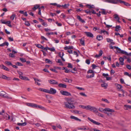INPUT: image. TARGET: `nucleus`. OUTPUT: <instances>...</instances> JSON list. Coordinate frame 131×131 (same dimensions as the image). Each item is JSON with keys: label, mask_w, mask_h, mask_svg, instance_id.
<instances>
[{"label": "nucleus", "mask_w": 131, "mask_h": 131, "mask_svg": "<svg viewBox=\"0 0 131 131\" xmlns=\"http://www.w3.org/2000/svg\"><path fill=\"white\" fill-rule=\"evenodd\" d=\"M114 18L116 19L117 21L119 23H120V22L119 21V18L118 16V15L117 14H115L114 15Z\"/></svg>", "instance_id": "f3484780"}, {"label": "nucleus", "mask_w": 131, "mask_h": 131, "mask_svg": "<svg viewBox=\"0 0 131 131\" xmlns=\"http://www.w3.org/2000/svg\"><path fill=\"white\" fill-rule=\"evenodd\" d=\"M85 33L88 37L90 38H93V35L91 33L87 32H85Z\"/></svg>", "instance_id": "9b49d317"}, {"label": "nucleus", "mask_w": 131, "mask_h": 131, "mask_svg": "<svg viewBox=\"0 0 131 131\" xmlns=\"http://www.w3.org/2000/svg\"><path fill=\"white\" fill-rule=\"evenodd\" d=\"M126 67L129 70L131 69V66L129 65H127L126 66Z\"/></svg>", "instance_id": "bf43d9fd"}, {"label": "nucleus", "mask_w": 131, "mask_h": 131, "mask_svg": "<svg viewBox=\"0 0 131 131\" xmlns=\"http://www.w3.org/2000/svg\"><path fill=\"white\" fill-rule=\"evenodd\" d=\"M108 86L107 84L104 82L103 83H102L101 84V86L102 87H105V89H106L107 88Z\"/></svg>", "instance_id": "b1692460"}, {"label": "nucleus", "mask_w": 131, "mask_h": 131, "mask_svg": "<svg viewBox=\"0 0 131 131\" xmlns=\"http://www.w3.org/2000/svg\"><path fill=\"white\" fill-rule=\"evenodd\" d=\"M104 24L106 25V27L107 28H110L112 26V25H109L106 24L105 22H104Z\"/></svg>", "instance_id": "a18cd8bd"}, {"label": "nucleus", "mask_w": 131, "mask_h": 131, "mask_svg": "<svg viewBox=\"0 0 131 131\" xmlns=\"http://www.w3.org/2000/svg\"><path fill=\"white\" fill-rule=\"evenodd\" d=\"M69 4H65L64 5H62V8L65 9L67 8L69 6Z\"/></svg>", "instance_id": "7c9ffc66"}, {"label": "nucleus", "mask_w": 131, "mask_h": 131, "mask_svg": "<svg viewBox=\"0 0 131 131\" xmlns=\"http://www.w3.org/2000/svg\"><path fill=\"white\" fill-rule=\"evenodd\" d=\"M115 48H116V49L117 50V51L118 53L125 54L126 55H128V53L127 52L121 50L120 48H118V47H115Z\"/></svg>", "instance_id": "f03ea898"}, {"label": "nucleus", "mask_w": 131, "mask_h": 131, "mask_svg": "<svg viewBox=\"0 0 131 131\" xmlns=\"http://www.w3.org/2000/svg\"><path fill=\"white\" fill-rule=\"evenodd\" d=\"M91 111H93L94 113H97L98 112L97 109L96 108L93 106H92Z\"/></svg>", "instance_id": "f8f14e48"}, {"label": "nucleus", "mask_w": 131, "mask_h": 131, "mask_svg": "<svg viewBox=\"0 0 131 131\" xmlns=\"http://www.w3.org/2000/svg\"><path fill=\"white\" fill-rule=\"evenodd\" d=\"M9 45L8 43L7 42H5L3 43L0 44V46L3 47L5 45H6L7 46H8Z\"/></svg>", "instance_id": "5701e85b"}, {"label": "nucleus", "mask_w": 131, "mask_h": 131, "mask_svg": "<svg viewBox=\"0 0 131 131\" xmlns=\"http://www.w3.org/2000/svg\"><path fill=\"white\" fill-rule=\"evenodd\" d=\"M91 107L92 106H91L90 105H88L86 106V109L87 110H89L91 111Z\"/></svg>", "instance_id": "a19ab883"}, {"label": "nucleus", "mask_w": 131, "mask_h": 131, "mask_svg": "<svg viewBox=\"0 0 131 131\" xmlns=\"http://www.w3.org/2000/svg\"><path fill=\"white\" fill-rule=\"evenodd\" d=\"M9 56L10 57L13 58L15 57V55L13 53H10L9 54Z\"/></svg>", "instance_id": "3c124183"}, {"label": "nucleus", "mask_w": 131, "mask_h": 131, "mask_svg": "<svg viewBox=\"0 0 131 131\" xmlns=\"http://www.w3.org/2000/svg\"><path fill=\"white\" fill-rule=\"evenodd\" d=\"M39 108L43 110H46V109L44 107H43L40 105H37V107H36V108Z\"/></svg>", "instance_id": "aec40b11"}, {"label": "nucleus", "mask_w": 131, "mask_h": 131, "mask_svg": "<svg viewBox=\"0 0 131 131\" xmlns=\"http://www.w3.org/2000/svg\"><path fill=\"white\" fill-rule=\"evenodd\" d=\"M0 96L6 98L10 99V97L8 96L7 94L4 91H2L0 93Z\"/></svg>", "instance_id": "39448f33"}, {"label": "nucleus", "mask_w": 131, "mask_h": 131, "mask_svg": "<svg viewBox=\"0 0 131 131\" xmlns=\"http://www.w3.org/2000/svg\"><path fill=\"white\" fill-rule=\"evenodd\" d=\"M37 104L33 103H31V107L32 108H36V107H37Z\"/></svg>", "instance_id": "e433bc0d"}, {"label": "nucleus", "mask_w": 131, "mask_h": 131, "mask_svg": "<svg viewBox=\"0 0 131 131\" xmlns=\"http://www.w3.org/2000/svg\"><path fill=\"white\" fill-rule=\"evenodd\" d=\"M57 92L56 90L52 88H50L49 90V94H54L56 93Z\"/></svg>", "instance_id": "9d476101"}, {"label": "nucleus", "mask_w": 131, "mask_h": 131, "mask_svg": "<svg viewBox=\"0 0 131 131\" xmlns=\"http://www.w3.org/2000/svg\"><path fill=\"white\" fill-rule=\"evenodd\" d=\"M119 2L121 3H123L124 4L127 6H130L131 5L128 3H126L125 1H122L121 0H119L118 2Z\"/></svg>", "instance_id": "ddd939ff"}, {"label": "nucleus", "mask_w": 131, "mask_h": 131, "mask_svg": "<svg viewBox=\"0 0 131 131\" xmlns=\"http://www.w3.org/2000/svg\"><path fill=\"white\" fill-rule=\"evenodd\" d=\"M124 106L127 108L125 110H128V108L129 109H131V105H124Z\"/></svg>", "instance_id": "ea45409f"}, {"label": "nucleus", "mask_w": 131, "mask_h": 131, "mask_svg": "<svg viewBox=\"0 0 131 131\" xmlns=\"http://www.w3.org/2000/svg\"><path fill=\"white\" fill-rule=\"evenodd\" d=\"M44 7L43 6H42L41 7H39L38 8L39 12L38 13V14L39 15H41V9L44 8Z\"/></svg>", "instance_id": "a878e982"}, {"label": "nucleus", "mask_w": 131, "mask_h": 131, "mask_svg": "<svg viewBox=\"0 0 131 131\" xmlns=\"http://www.w3.org/2000/svg\"><path fill=\"white\" fill-rule=\"evenodd\" d=\"M41 38L43 40H45L46 41H47L48 40L45 37H44L41 36Z\"/></svg>", "instance_id": "0e129e2a"}, {"label": "nucleus", "mask_w": 131, "mask_h": 131, "mask_svg": "<svg viewBox=\"0 0 131 131\" xmlns=\"http://www.w3.org/2000/svg\"><path fill=\"white\" fill-rule=\"evenodd\" d=\"M26 122H24L22 123H17V125L19 126H25L26 125Z\"/></svg>", "instance_id": "72a5a7b5"}, {"label": "nucleus", "mask_w": 131, "mask_h": 131, "mask_svg": "<svg viewBox=\"0 0 131 131\" xmlns=\"http://www.w3.org/2000/svg\"><path fill=\"white\" fill-rule=\"evenodd\" d=\"M0 78L3 79L7 80H11V78L10 77H8L6 75L3 74L0 75Z\"/></svg>", "instance_id": "0eeeda50"}, {"label": "nucleus", "mask_w": 131, "mask_h": 131, "mask_svg": "<svg viewBox=\"0 0 131 131\" xmlns=\"http://www.w3.org/2000/svg\"><path fill=\"white\" fill-rule=\"evenodd\" d=\"M16 15L15 14H13L10 17V19L12 20H13L14 19V18L15 17Z\"/></svg>", "instance_id": "c03bdc74"}, {"label": "nucleus", "mask_w": 131, "mask_h": 131, "mask_svg": "<svg viewBox=\"0 0 131 131\" xmlns=\"http://www.w3.org/2000/svg\"><path fill=\"white\" fill-rule=\"evenodd\" d=\"M119 0H105V2L112 4H116L118 3Z\"/></svg>", "instance_id": "20e7f679"}, {"label": "nucleus", "mask_w": 131, "mask_h": 131, "mask_svg": "<svg viewBox=\"0 0 131 131\" xmlns=\"http://www.w3.org/2000/svg\"><path fill=\"white\" fill-rule=\"evenodd\" d=\"M85 62L88 64H89L90 63V61L89 59H87L86 60Z\"/></svg>", "instance_id": "e2e57ef3"}, {"label": "nucleus", "mask_w": 131, "mask_h": 131, "mask_svg": "<svg viewBox=\"0 0 131 131\" xmlns=\"http://www.w3.org/2000/svg\"><path fill=\"white\" fill-rule=\"evenodd\" d=\"M67 67L68 68H72L73 67L72 65L70 63H68V66Z\"/></svg>", "instance_id": "4d7b16f0"}, {"label": "nucleus", "mask_w": 131, "mask_h": 131, "mask_svg": "<svg viewBox=\"0 0 131 131\" xmlns=\"http://www.w3.org/2000/svg\"><path fill=\"white\" fill-rule=\"evenodd\" d=\"M80 43L83 46L85 45L84 41V40H83L82 39H80Z\"/></svg>", "instance_id": "f704fd0d"}, {"label": "nucleus", "mask_w": 131, "mask_h": 131, "mask_svg": "<svg viewBox=\"0 0 131 131\" xmlns=\"http://www.w3.org/2000/svg\"><path fill=\"white\" fill-rule=\"evenodd\" d=\"M71 98L68 99L67 102H64L65 107L69 109H72L75 108V107L73 104V101Z\"/></svg>", "instance_id": "f257e3e1"}, {"label": "nucleus", "mask_w": 131, "mask_h": 131, "mask_svg": "<svg viewBox=\"0 0 131 131\" xmlns=\"http://www.w3.org/2000/svg\"><path fill=\"white\" fill-rule=\"evenodd\" d=\"M94 74L93 73L91 75H87V76H86V78L88 79L91 78L93 77H94Z\"/></svg>", "instance_id": "4c0bfd02"}, {"label": "nucleus", "mask_w": 131, "mask_h": 131, "mask_svg": "<svg viewBox=\"0 0 131 131\" xmlns=\"http://www.w3.org/2000/svg\"><path fill=\"white\" fill-rule=\"evenodd\" d=\"M88 119L90 121L92 122L93 123V124H95L96 125H100L101 124L99 122H96L93 119H91L89 117H88Z\"/></svg>", "instance_id": "6e6552de"}, {"label": "nucleus", "mask_w": 131, "mask_h": 131, "mask_svg": "<svg viewBox=\"0 0 131 131\" xmlns=\"http://www.w3.org/2000/svg\"><path fill=\"white\" fill-rule=\"evenodd\" d=\"M102 100L106 102L107 103H110L106 99H102Z\"/></svg>", "instance_id": "de8ad7c7"}, {"label": "nucleus", "mask_w": 131, "mask_h": 131, "mask_svg": "<svg viewBox=\"0 0 131 131\" xmlns=\"http://www.w3.org/2000/svg\"><path fill=\"white\" fill-rule=\"evenodd\" d=\"M79 129L83 130H87L89 129V128L85 127V126H83Z\"/></svg>", "instance_id": "cd10ccee"}, {"label": "nucleus", "mask_w": 131, "mask_h": 131, "mask_svg": "<svg viewBox=\"0 0 131 131\" xmlns=\"http://www.w3.org/2000/svg\"><path fill=\"white\" fill-rule=\"evenodd\" d=\"M20 60L22 62H26V60H25V59L23 58H20Z\"/></svg>", "instance_id": "49530a36"}, {"label": "nucleus", "mask_w": 131, "mask_h": 131, "mask_svg": "<svg viewBox=\"0 0 131 131\" xmlns=\"http://www.w3.org/2000/svg\"><path fill=\"white\" fill-rule=\"evenodd\" d=\"M39 5H35L34 6V7L32 8V9L34 10H35L37 8H39Z\"/></svg>", "instance_id": "2f4dec72"}, {"label": "nucleus", "mask_w": 131, "mask_h": 131, "mask_svg": "<svg viewBox=\"0 0 131 131\" xmlns=\"http://www.w3.org/2000/svg\"><path fill=\"white\" fill-rule=\"evenodd\" d=\"M56 23L57 25V26H62V24L60 23H59L58 21H56L55 22Z\"/></svg>", "instance_id": "680f3d73"}, {"label": "nucleus", "mask_w": 131, "mask_h": 131, "mask_svg": "<svg viewBox=\"0 0 131 131\" xmlns=\"http://www.w3.org/2000/svg\"><path fill=\"white\" fill-rule=\"evenodd\" d=\"M58 86L60 87L66 88L67 85L63 84L60 83L58 84Z\"/></svg>", "instance_id": "412c9836"}, {"label": "nucleus", "mask_w": 131, "mask_h": 131, "mask_svg": "<svg viewBox=\"0 0 131 131\" xmlns=\"http://www.w3.org/2000/svg\"><path fill=\"white\" fill-rule=\"evenodd\" d=\"M91 12L93 14H96V13L95 12L93 9H91L90 10Z\"/></svg>", "instance_id": "052dcab7"}, {"label": "nucleus", "mask_w": 131, "mask_h": 131, "mask_svg": "<svg viewBox=\"0 0 131 131\" xmlns=\"http://www.w3.org/2000/svg\"><path fill=\"white\" fill-rule=\"evenodd\" d=\"M119 60L120 62H123L124 61V59L122 57L120 58Z\"/></svg>", "instance_id": "774afa93"}, {"label": "nucleus", "mask_w": 131, "mask_h": 131, "mask_svg": "<svg viewBox=\"0 0 131 131\" xmlns=\"http://www.w3.org/2000/svg\"><path fill=\"white\" fill-rule=\"evenodd\" d=\"M70 118L71 119H74L75 120L79 121H81V120L80 119H79L77 117H75L73 116H71Z\"/></svg>", "instance_id": "a211bd4d"}, {"label": "nucleus", "mask_w": 131, "mask_h": 131, "mask_svg": "<svg viewBox=\"0 0 131 131\" xmlns=\"http://www.w3.org/2000/svg\"><path fill=\"white\" fill-rule=\"evenodd\" d=\"M64 81L65 82H68V83H71L72 82V80L71 79H69L66 78L64 79Z\"/></svg>", "instance_id": "473e14b6"}, {"label": "nucleus", "mask_w": 131, "mask_h": 131, "mask_svg": "<svg viewBox=\"0 0 131 131\" xmlns=\"http://www.w3.org/2000/svg\"><path fill=\"white\" fill-rule=\"evenodd\" d=\"M54 33L53 32H47L46 34L47 35H53Z\"/></svg>", "instance_id": "338daca9"}, {"label": "nucleus", "mask_w": 131, "mask_h": 131, "mask_svg": "<svg viewBox=\"0 0 131 131\" xmlns=\"http://www.w3.org/2000/svg\"><path fill=\"white\" fill-rule=\"evenodd\" d=\"M48 49L49 50L52 51L54 52L55 51V49L53 47L52 48H48Z\"/></svg>", "instance_id": "09e8293b"}, {"label": "nucleus", "mask_w": 131, "mask_h": 131, "mask_svg": "<svg viewBox=\"0 0 131 131\" xmlns=\"http://www.w3.org/2000/svg\"><path fill=\"white\" fill-rule=\"evenodd\" d=\"M86 6L91 10V5L87 4L86 5Z\"/></svg>", "instance_id": "79ce46f5"}, {"label": "nucleus", "mask_w": 131, "mask_h": 131, "mask_svg": "<svg viewBox=\"0 0 131 131\" xmlns=\"http://www.w3.org/2000/svg\"><path fill=\"white\" fill-rule=\"evenodd\" d=\"M101 9L102 10V12H101V13L102 14L105 15L107 14V12L105 9Z\"/></svg>", "instance_id": "c85d7f7f"}, {"label": "nucleus", "mask_w": 131, "mask_h": 131, "mask_svg": "<svg viewBox=\"0 0 131 131\" xmlns=\"http://www.w3.org/2000/svg\"><path fill=\"white\" fill-rule=\"evenodd\" d=\"M104 110L105 111L110 112L111 113L114 112V110L113 109H111L109 108H105L104 109Z\"/></svg>", "instance_id": "2eb2a0df"}, {"label": "nucleus", "mask_w": 131, "mask_h": 131, "mask_svg": "<svg viewBox=\"0 0 131 131\" xmlns=\"http://www.w3.org/2000/svg\"><path fill=\"white\" fill-rule=\"evenodd\" d=\"M15 64L16 65L18 66H23V65L22 64V63H20L19 62H16V63Z\"/></svg>", "instance_id": "864d4df0"}, {"label": "nucleus", "mask_w": 131, "mask_h": 131, "mask_svg": "<svg viewBox=\"0 0 131 131\" xmlns=\"http://www.w3.org/2000/svg\"><path fill=\"white\" fill-rule=\"evenodd\" d=\"M104 32H106V34L107 35H109V34H108V32H107V31L104 30H101V34H102V33H104Z\"/></svg>", "instance_id": "58836bf2"}, {"label": "nucleus", "mask_w": 131, "mask_h": 131, "mask_svg": "<svg viewBox=\"0 0 131 131\" xmlns=\"http://www.w3.org/2000/svg\"><path fill=\"white\" fill-rule=\"evenodd\" d=\"M92 73V74L94 73V72L93 70H89L87 72V73Z\"/></svg>", "instance_id": "8fccbe9b"}, {"label": "nucleus", "mask_w": 131, "mask_h": 131, "mask_svg": "<svg viewBox=\"0 0 131 131\" xmlns=\"http://www.w3.org/2000/svg\"><path fill=\"white\" fill-rule=\"evenodd\" d=\"M96 39L99 41H100L103 39V37L101 35H98L97 36Z\"/></svg>", "instance_id": "4be33fe9"}, {"label": "nucleus", "mask_w": 131, "mask_h": 131, "mask_svg": "<svg viewBox=\"0 0 131 131\" xmlns=\"http://www.w3.org/2000/svg\"><path fill=\"white\" fill-rule=\"evenodd\" d=\"M60 93L63 95L66 96H71V94L67 91H63L61 90L60 92Z\"/></svg>", "instance_id": "423d86ee"}, {"label": "nucleus", "mask_w": 131, "mask_h": 131, "mask_svg": "<svg viewBox=\"0 0 131 131\" xmlns=\"http://www.w3.org/2000/svg\"><path fill=\"white\" fill-rule=\"evenodd\" d=\"M115 27V31H118L121 28V27L119 25Z\"/></svg>", "instance_id": "bb28decb"}, {"label": "nucleus", "mask_w": 131, "mask_h": 131, "mask_svg": "<svg viewBox=\"0 0 131 131\" xmlns=\"http://www.w3.org/2000/svg\"><path fill=\"white\" fill-rule=\"evenodd\" d=\"M103 53L102 51L100 50L99 51V54H96L95 56V57L96 58L99 57L102 55Z\"/></svg>", "instance_id": "dca6fc26"}, {"label": "nucleus", "mask_w": 131, "mask_h": 131, "mask_svg": "<svg viewBox=\"0 0 131 131\" xmlns=\"http://www.w3.org/2000/svg\"><path fill=\"white\" fill-rule=\"evenodd\" d=\"M1 21L2 24H7V25L10 28H12V26L10 24L11 22L10 21H4L3 19H1Z\"/></svg>", "instance_id": "7ed1b4c3"}, {"label": "nucleus", "mask_w": 131, "mask_h": 131, "mask_svg": "<svg viewBox=\"0 0 131 131\" xmlns=\"http://www.w3.org/2000/svg\"><path fill=\"white\" fill-rule=\"evenodd\" d=\"M5 63L8 66H12V64L10 61H5Z\"/></svg>", "instance_id": "c9c22d12"}, {"label": "nucleus", "mask_w": 131, "mask_h": 131, "mask_svg": "<svg viewBox=\"0 0 131 131\" xmlns=\"http://www.w3.org/2000/svg\"><path fill=\"white\" fill-rule=\"evenodd\" d=\"M90 11V10L88 9L83 10L84 12H85L87 14Z\"/></svg>", "instance_id": "5fc2aeb1"}, {"label": "nucleus", "mask_w": 131, "mask_h": 131, "mask_svg": "<svg viewBox=\"0 0 131 131\" xmlns=\"http://www.w3.org/2000/svg\"><path fill=\"white\" fill-rule=\"evenodd\" d=\"M49 90L44 89L43 92L49 93Z\"/></svg>", "instance_id": "6e6d98bb"}, {"label": "nucleus", "mask_w": 131, "mask_h": 131, "mask_svg": "<svg viewBox=\"0 0 131 131\" xmlns=\"http://www.w3.org/2000/svg\"><path fill=\"white\" fill-rule=\"evenodd\" d=\"M1 69H4V70L9 71V69L6 66H4L3 65H2L1 66Z\"/></svg>", "instance_id": "4468645a"}, {"label": "nucleus", "mask_w": 131, "mask_h": 131, "mask_svg": "<svg viewBox=\"0 0 131 131\" xmlns=\"http://www.w3.org/2000/svg\"><path fill=\"white\" fill-rule=\"evenodd\" d=\"M45 61L46 63H50V64H52V62L50 60L48 59H46L45 60Z\"/></svg>", "instance_id": "c756f323"}, {"label": "nucleus", "mask_w": 131, "mask_h": 131, "mask_svg": "<svg viewBox=\"0 0 131 131\" xmlns=\"http://www.w3.org/2000/svg\"><path fill=\"white\" fill-rule=\"evenodd\" d=\"M48 82L51 84L58 85V83L57 81L53 79L48 80Z\"/></svg>", "instance_id": "1a4fd4ad"}, {"label": "nucleus", "mask_w": 131, "mask_h": 131, "mask_svg": "<svg viewBox=\"0 0 131 131\" xmlns=\"http://www.w3.org/2000/svg\"><path fill=\"white\" fill-rule=\"evenodd\" d=\"M116 85V88L118 89L120 91L121 89V88L123 87L121 85L117 84Z\"/></svg>", "instance_id": "393cba45"}, {"label": "nucleus", "mask_w": 131, "mask_h": 131, "mask_svg": "<svg viewBox=\"0 0 131 131\" xmlns=\"http://www.w3.org/2000/svg\"><path fill=\"white\" fill-rule=\"evenodd\" d=\"M77 18L79 21H81L82 23H84L85 22V21L84 20H83L81 18L80 16L79 15H77Z\"/></svg>", "instance_id": "6ab92c4d"}, {"label": "nucleus", "mask_w": 131, "mask_h": 131, "mask_svg": "<svg viewBox=\"0 0 131 131\" xmlns=\"http://www.w3.org/2000/svg\"><path fill=\"white\" fill-rule=\"evenodd\" d=\"M107 41L108 42H111L112 41H113V40L109 38H106Z\"/></svg>", "instance_id": "603ef678"}, {"label": "nucleus", "mask_w": 131, "mask_h": 131, "mask_svg": "<svg viewBox=\"0 0 131 131\" xmlns=\"http://www.w3.org/2000/svg\"><path fill=\"white\" fill-rule=\"evenodd\" d=\"M82 96H84L85 97H86L87 95H86L84 93H82V92H81L79 93Z\"/></svg>", "instance_id": "13d9d810"}, {"label": "nucleus", "mask_w": 131, "mask_h": 131, "mask_svg": "<svg viewBox=\"0 0 131 131\" xmlns=\"http://www.w3.org/2000/svg\"><path fill=\"white\" fill-rule=\"evenodd\" d=\"M25 25L28 26L30 25V24L29 22L28 21H26L25 22Z\"/></svg>", "instance_id": "37998d69"}, {"label": "nucleus", "mask_w": 131, "mask_h": 131, "mask_svg": "<svg viewBox=\"0 0 131 131\" xmlns=\"http://www.w3.org/2000/svg\"><path fill=\"white\" fill-rule=\"evenodd\" d=\"M8 40L10 41H13L14 40L13 38L11 37H9L8 38Z\"/></svg>", "instance_id": "69168bd1"}]
</instances>
